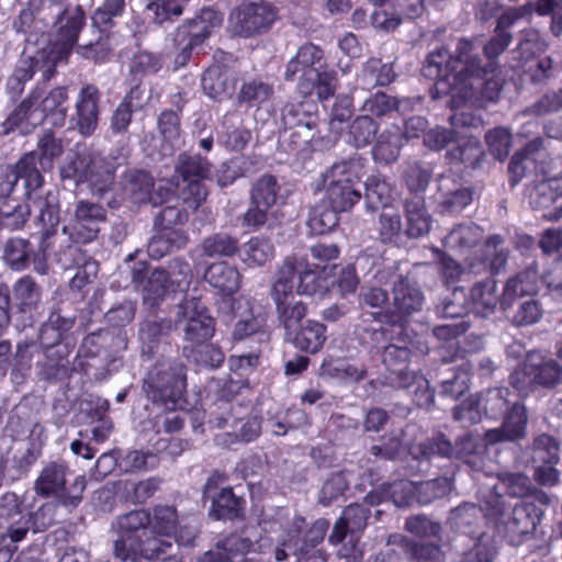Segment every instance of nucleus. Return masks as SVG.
Segmentation results:
<instances>
[{
  "mask_svg": "<svg viewBox=\"0 0 562 562\" xmlns=\"http://www.w3.org/2000/svg\"><path fill=\"white\" fill-rule=\"evenodd\" d=\"M530 13L531 10L525 5L508 10L498 18L497 25L494 27V56L503 52L510 43L512 35L507 32V29L515 21Z\"/></svg>",
  "mask_w": 562,
  "mask_h": 562,
  "instance_id": "09e8293b",
  "label": "nucleus"
},
{
  "mask_svg": "<svg viewBox=\"0 0 562 562\" xmlns=\"http://www.w3.org/2000/svg\"><path fill=\"white\" fill-rule=\"evenodd\" d=\"M538 291V274L533 269H526L509 279L499 300L503 310L508 308L516 297L532 295Z\"/></svg>",
  "mask_w": 562,
  "mask_h": 562,
  "instance_id": "2f4dec72",
  "label": "nucleus"
},
{
  "mask_svg": "<svg viewBox=\"0 0 562 562\" xmlns=\"http://www.w3.org/2000/svg\"><path fill=\"white\" fill-rule=\"evenodd\" d=\"M384 491L387 499L397 507L408 506L412 501L417 496V484L407 481L400 480L390 484H385Z\"/></svg>",
  "mask_w": 562,
  "mask_h": 562,
  "instance_id": "338daca9",
  "label": "nucleus"
},
{
  "mask_svg": "<svg viewBox=\"0 0 562 562\" xmlns=\"http://www.w3.org/2000/svg\"><path fill=\"white\" fill-rule=\"evenodd\" d=\"M41 97L38 88L34 89L30 95L23 100L19 106L8 116L5 121V132L19 128L21 133H29L33 127L42 122H34L33 114L36 113L35 103Z\"/></svg>",
  "mask_w": 562,
  "mask_h": 562,
  "instance_id": "4c0bfd02",
  "label": "nucleus"
},
{
  "mask_svg": "<svg viewBox=\"0 0 562 562\" xmlns=\"http://www.w3.org/2000/svg\"><path fill=\"white\" fill-rule=\"evenodd\" d=\"M321 371L325 376L346 382H358L363 380L367 375V369L364 366L349 363L344 360L324 361L321 367Z\"/></svg>",
  "mask_w": 562,
  "mask_h": 562,
  "instance_id": "de8ad7c7",
  "label": "nucleus"
},
{
  "mask_svg": "<svg viewBox=\"0 0 562 562\" xmlns=\"http://www.w3.org/2000/svg\"><path fill=\"white\" fill-rule=\"evenodd\" d=\"M403 145V132L397 125L383 130L378 136L372 148L373 159L383 165L396 161Z\"/></svg>",
  "mask_w": 562,
  "mask_h": 562,
  "instance_id": "c756f323",
  "label": "nucleus"
},
{
  "mask_svg": "<svg viewBox=\"0 0 562 562\" xmlns=\"http://www.w3.org/2000/svg\"><path fill=\"white\" fill-rule=\"evenodd\" d=\"M277 318L280 326L284 329V336L293 333L299 326L302 325V321L307 314L306 304L300 300L296 302H290L276 306Z\"/></svg>",
  "mask_w": 562,
  "mask_h": 562,
  "instance_id": "603ef678",
  "label": "nucleus"
},
{
  "mask_svg": "<svg viewBox=\"0 0 562 562\" xmlns=\"http://www.w3.org/2000/svg\"><path fill=\"white\" fill-rule=\"evenodd\" d=\"M31 214V206L29 204L9 203L0 207V231H15L20 229L26 223Z\"/></svg>",
  "mask_w": 562,
  "mask_h": 562,
  "instance_id": "0e129e2a",
  "label": "nucleus"
},
{
  "mask_svg": "<svg viewBox=\"0 0 562 562\" xmlns=\"http://www.w3.org/2000/svg\"><path fill=\"white\" fill-rule=\"evenodd\" d=\"M29 205L31 206V211L34 210L37 212L36 222L42 226L40 254H37L35 261L36 268L43 270V254L46 245L59 249V243H54L56 236L60 235V233L57 232L60 211L58 194L54 191H48L45 195L29 193Z\"/></svg>",
  "mask_w": 562,
  "mask_h": 562,
  "instance_id": "4468645a",
  "label": "nucleus"
},
{
  "mask_svg": "<svg viewBox=\"0 0 562 562\" xmlns=\"http://www.w3.org/2000/svg\"><path fill=\"white\" fill-rule=\"evenodd\" d=\"M393 301L391 310V322L397 323L409 315L419 312L424 303V295L416 284L408 279L400 277L393 283Z\"/></svg>",
  "mask_w": 562,
  "mask_h": 562,
  "instance_id": "412c9836",
  "label": "nucleus"
},
{
  "mask_svg": "<svg viewBox=\"0 0 562 562\" xmlns=\"http://www.w3.org/2000/svg\"><path fill=\"white\" fill-rule=\"evenodd\" d=\"M324 58L323 49L313 43L302 45L296 55L288 63L284 72L285 80H293L295 75L301 72V79H312L315 72H319L315 65Z\"/></svg>",
  "mask_w": 562,
  "mask_h": 562,
  "instance_id": "bb28decb",
  "label": "nucleus"
},
{
  "mask_svg": "<svg viewBox=\"0 0 562 562\" xmlns=\"http://www.w3.org/2000/svg\"><path fill=\"white\" fill-rule=\"evenodd\" d=\"M376 133L378 125L368 114L356 117L349 127V136L356 147L369 145Z\"/></svg>",
  "mask_w": 562,
  "mask_h": 562,
  "instance_id": "e2e57ef3",
  "label": "nucleus"
},
{
  "mask_svg": "<svg viewBox=\"0 0 562 562\" xmlns=\"http://www.w3.org/2000/svg\"><path fill=\"white\" fill-rule=\"evenodd\" d=\"M172 288L169 274L164 269H155L143 286V300L150 306H156L164 299L167 291Z\"/></svg>",
  "mask_w": 562,
  "mask_h": 562,
  "instance_id": "864d4df0",
  "label": "nucleus"
},
{
  "mask_svg": "<svg viewBox=\"0 0 562 562\" xmlns=\"http://www.w3.org/2000/svg\"><path fill=\"white\" fill-rule=\"evenodd\" d=\"M106 220L105 210L98 203L80 200L76 204L74 220L61 228L54 243L59 247L67 244H87L94 240L100 232V224Z\"/></svg>",
  "mask_w": 562,
  "mask_h": 562,
  "instance_id": "1a4fd4ad",
  "label": "nucleus"
},
{
  "mask_svg": "<svg viewBox=\"0 0 562 562\" xmlns=\"http://www.w3.org/2000/svg\"><path fill=\"white\" fill-rule=\"evenodd\" d=\"M67 470V465L63 462L47 463L36 479L34 490L37 495L55 496L63 506L75 508L81 502L86 480L79 476L69 487H66Z\"/></svg>",
  "mask_w": 562,
  "mask_h": 562,
  "instance_id": "6e6552de",
  "label": "nucleus"
},
{
  "mask_svg": "<svg viewBox=\"0 0 562 562\" xmlns=\"http://www.w3.org/2000/svg\"><path fill=\"white\" fill-rule=\"evenodd\" d=\"M171 547V539L159 536L148 528L146 536H128L117 538L113 544V552L116 559L123 562H138L140 559H154Z\"/></svg>",
  "mask_w": 562,
  "mask_h": 562,
  "instance_id": "2eb2a0df",
  "label": "nucleus"
},
{
  "mask_svg": "<svg viewBox=\"0 0 562 562\" xmlns=\"http://www.w3.org/2000/svg\"><path fill=\"white\" fill-rule=\"evenodd\" d=\"M441 212L457 213L461 212L472 201V192L467 188H457L451 190L453 180L449 176H440L438 179Z\"/></svg>",
  "mask_w": 562,
  "mask_h": 562,
  "instance_id": "e433bc0d",
  "label": "nucleus"
},
{
  "mask_svg": "<svg viewBox=\"0 0 562 562\" xmlns=\"http://www.w3.org/2000/svg\"><path fill=\"white\" fill-rule=\"evenodd\" d=\"M305 526V519L302 517H294L291 520L281 537L279 546L274 550L277 561H284L290 554L300 555L305 553V546H303V538L301 537Z\"/></svg>",
  "mask_w": 562,
  "mask_h": 562,
  "instance_id": "c9c22d12",
  "label": "nucleus"
},
{
  "mask_svg": "<svg viewBox=\"0 0 562 562\" xmlns=\"http://www.w3.org/2000/svg\"><path fill=\"white\" fill-rule=\"evenodd\" d=\"M562 368L553 359L530 352L524 366L515 370L509 382L519 393H528L535 386L554 387L561 382Z\"/></svg>",
  "mask_w": 562,
  "mask_h": 562,
  "instance_id": "9b49d317",
  "label": "nucleus"
},
{
  "mask_svg": "<svg viewBox=\"0 0 562 562\" xmlns=\"http://www.w3.org/2000/svg\"><path fill=\"white\" fill-rule=\"evenodd\" d=\"M41 300L38 285L31 277H23L13 286V301L20 312H31Z\"/></svg>",
  "mask_w": 562,
  "mask_h": 562,
  "instance_id": "49530a36",
  "label": "nucleus"
},
{
  "mask_svg": "<svg viewBox=\"0 0 562 562\" xmlns=\"http://www.w3.org/2000/svg\"><path fill=\"white\" fill-rule=\"evenodd\" d=\"M38 90L41 91V97L35 103L36 113L33 114V121L43 122L46 117L50 116L53 125H64L67 115V89L65 87H57L46 95H43L42 89Z\"/></svg>",
  "mask_w": 562,
  "mask_h": 562,
  "instance_id": "a878e982",
  "label": "nucleus"
},
{
  "mask_svg": "<svg viewBox=\"0 0 562 562\" xmlns=\"http://www.w3.org/2000/svg\"><path fill=\"white\" fill-rule=\"evenodd\" d=\"M296 282V270L293 262L285 261L276 274L270 295L274 305L300 301L294 292Z\"/></svg>",
  "mask_w": 562,
  "mask_h": 562,
  "instance_id": "f704fd0d",
  "label": "nucleus"
},
{
  "mask_svg": "<svg viewBox=\"0 0 562 562\" xmlns=\"http://www.w3.org/2000/svg\"><path fill=\"white\" fill-rule=\"evenodd\" d=\"M284 130L281 134L293 150L312 143L317 134L316 105L310 101L290 102L282 109Z\"/></svg>",
  "mask_w": 562,
  "mask_h": 562,
  "instance_id": "0eeeda50",
  "label": "nucleus"
},
{
  "mask_svg": "<svg viewBox=\"0 0 562 562\" xmlns=\"http://www.w3.org/2000/svg\"><path fill=\"white\" fill-rule=\"evenodd\" d=\"M299 90L303 94H311L315 90L321 101L327 100L334 95L336 90L335 77L331 72L319 71L312 76V79H301Z\"/></svg>",
  "mask_w": 562,
  "mask_h": 562,
  "instance_id": "6e6d98bb",
  "label": "nucleus"
},
{
  "mask_svg": "<svg viewBox=\"0 0 562 562\" xmlns=\"http://www.w3.org/2000/svg\"><path fill=\"white\" fill-rule=\"evenodd\" d=\"M473 48L471 42L460 40L456 57L443 47L427 57L425 75L436 79L432 97H449L447 104L452 109L467 101L483 104L492 100L490 43L482 47L483 58L473 55Z\"/></svg>",
  "mask_w": 562,
  "mask_h": 562,
  "instance_id": "f257e3e1",
  "label": "nucleus"
},
{
  "mask_svg": "<svg viewBox=\"0 0 562 562\" xmlns=\"http://www.w3.org/2000/svg\"><path fill=\"white\" fill-rule=\"evenodd\" d=\"M68 364L66 348L45 350V360L37 364L38 375L44 380L61 379L68 372Z\"/></svg>",
  "mask_w": 562,
  "mask_h": 562,
  "instance_id": "8fccbe9b",
  "label": "nucleus"
},
{
  "mask_svg": "<svg viewBox=\"0 0 562 562\" xmlns=\"http://www.w3.org/2000/svg\"><path fill=\"white\" fill-rule=\"evenodd\" d=\"M533 507L528 504H518L513 508L510 517L505 522V529L515 537H521L536 527L535 518L531 516Z\"/></svg>",
  "mask_w": 562,
  "mask_h": 562,
  "instance_id": "13d9d810",
  "label": "nucleus"
},
{
  "mask_svg": "<svg viewBox=\"0 0 562 562\" xmlns=\"http://www.w3.org/2000/svg\"><path fill=\"white\" fill-rule=\"evenodd\" d=\"M370 510L360 504H351L347 506L340 518L334 525L329 536V542L333 544L341 543L349 535L350 548L346 546L339 551L345 558H357L360 554L358 548V532H361L368 524Z\"/></svg>",
  "mask_w": 562,
  "mask_h": 562,
  "instance_id": "dca6fc26",
  "label": "nucleus"
},
{
  "mask_svg": "<svg viewBox=\"0 0 562 562\" xmlns=\"http://www.w3.org/2000/svg\"><path fill=\"white\" fill-rule=\"evenodd\" d=\"M221 23L222 16L211 9H205L198 18L179 26L175 35V43L179 49L175 58L177 66H186L193 52L202 46L212 30L220 26Z\"/></svg>",
  "mask_w": 562,
  "mask_h": 562,
  "instance_id": "f8f14e48",
  "label": "nucleus"
},
{
  "mask_svg": "<svg viewBox=\"0 0 562 562\" xmlns=\"http://www.w3.org/2000/svg\"><path fill=\"white\" fill-rule=\"evenodd\" d=\"M266 327L267 322L265 316L261 314H254L249 308L247 314L235 324L232 337L234 340H244L251 335L265 333Z\"/></svg>",
  "mask_w": 562,
  "mask_h": 562,
  "instance_id": "69168bd1",
  "label": "nucleus"
},
{
  "mask_svg": "<svg viewBox=\"0 0 562 562\" xmlns=\"http://www.w3.org/2000/svg\"><path fill=\"white\" fill-rule=\"evenodd\" d=\"M100 91L93 85L81 88L76 102L77 127L81 135L90 136L99 121Z\"/></svg>",
  "mask_w": 562,
  "mask_h": 562,
  "instance_id": "5701e85b",
  "label": "nucleus"
},
{
  "mask_svg": "<svg viewBox=\"0 0 562 562\" xmlns=\"http://www.w3.org/2000/svg\"><path fill=\"white\" fill-rule=\"evenodd\" d=\"M125 0H103L92 15V27L99 31L95 42H89L79 47L81 54L87 58L99 60L109 52V46L103 42V33L114 25V19L123 15Z\"/></svg>",
  "mask_w": 562,
  "mask_h": 562,
  "instance_id": "aec40b11",
  "label": "nucleus"
},
{
  "mask_svg": "<svg viewBox=\"0 0 562 562\" xmlns=\"http://www.w3.org/2000/svg\"><path fill=\"white\" fill-rule=\"evenodd\" d=\"M171 321L166 318L143 322L138 335L144 349L151 352L159 341L171 331Z\"/></svg>",
  "mask_w": 562,
  "mask_h": 562,
  "instance_id": "5fc2aeb1",
  "label": "nucleus"
},
{
  "mask_svg": "<svg viewBox=\"0 0 562 562\" xmlns=\"http://www.w3.org/2000/svg\"><path fill=\"white\" fill-rule=\"evenodd\" d=\"M211 168L209 160L198 154H181L176 165V171L182 177L183 181L206 179L211 175Z\"/></svg>",
  "mask_w": 562,
  "mask_h": 562,
  "instance_id": "79ce46f5",
  "label": "nucleus"
},
{
  "mask_svg": "<svg viewBox=\"0 0 562 562\" xmlns=\"http://www.w3.org/2000/svg\"><path fill=\"white\" fill-rule=\"evenodd\" d=\"M125 160L122 153L109 158L99 154L77 155L61 168L60 176L76 184L87 182L94 194H103L112 187L114 172Z\"/></svg>",
  "mask_w": 562,
  "mask_h": 562,
  "instance_id": "7ed1b4c3",
  "label": "nucleus"
},
{
  "mask_svg": "<svg viewBox=\"0 0 562 562\" xmlns=\"http://www.w3.org/2000/svg\"><path fill=\"white\" fill-rule=\"evenodd\" d=\"M57 261L64 269L77 267V272L70 281V289L86 294L87 286L98 274L99 265L95 260L88 257L85 251L76 245L67 244L55 250Z\"/></svg>",
  "mask_w": 562,
  "mask_h": 562,
  "instance_id": "a211bd4d",
  "label": "nucleus"
},
{
  "mask_svg": "<svg viewBox=\"0 0 562 562\" xmlns=\"http://www.w3.org/2000/svg\"><path fill=\"white\" fill-rule=\"evenodd\" d=\"M274 93L273 85L259 78H251L243 82L237 100L247 108L260 109Z\"/></svg>",
  "mask_w": 562,
  "mask_h": 562,
  "instance_id": "58836bf2",
  "label": "nucleus"
},
{
  "mask_svg": "<svg viewBox=\"0 0 562 562\" xmlns=\"http://www.w3.org/2000/svg\"><path fill=\"white\" fill-rule=\"evenodd\" d=\"M326 326L317 321L307 319L299 326L285 339L293 344L297 349L316 353L326 341Z\"/></svg>",
  "mask_w": 562,
  "mask_h": 562,
  "instance_id": "cd10ccee",
  "label": "nucleus"
},
{
  "mask_svg": "<svg viewBox=\"0 0 562 562\" xmlns=\"http://www.w3.org/2000/svg\"><path fill=\"white\" fill-rule=\"evenodd\" d=\"M366 158L353 155L326 170L323 175V203L338 212L351 210L361 198V192L355 186L366 175Z\"/></svg>",
  "mask_w": 562,
  "mask_h": 562,
  "instance_id": "f03ea898",
  "label": "nucleus"
},
{
  "mask_svg": "<svg viewBox=\"0 0 562 562\" xmlns=\"http://www.w3.org/2000/svg\"><path fill=\"white\" fill-rule=\"evenodd\" d=\"M364 198L367 206L371 210L385 207L392 199L390 184L379 176L369 177L366 182Z\"/></svg>",
  "mask_w": 562,
  "mask_h": 562,
  "instance_id": "4d7b16f0",
  "label": "nucleus"
},
{
  "mask_svg": "<svg viewBox=\"0 0 562 562\" xmlns=\"http://www.w3.org/2000/svg\"><path fill=\"white\" fill-rule=\"evenodd\" d=\"M528 417L526 407L522 404L515 403L507 414L498 429L494 428V442L515 441L525 437Z\"/></svg>",
  "mask_w": 562,
  "mask_h": 562,
  "instance_id": "72a5a7b5",
  "label": "nucleus"
},
{
  "mask_svg": "<svg viewBox=\"0 0 562 562\" xmlns=\"http://www.w3.org/2000/svg\"><path fill=\"white\" fill-rule=\"evenodd\" d=\"M379 239L383 244L396 243L402 233V218L398 213L383 211L378 222Z\"/></svg>",
  "mask_w": 562,
  "mask_h": 562,
  "instance_id": "774afa93",
  "label": "nucleus"
},
{
  "mask_svg": "<svg viewBox=\"0 0 562 562\" xmlns=\"http://www.w3.org/2000/svg\"><path fill=\"white\" fill-rule=\"evenodd\" d=\"M52 247L49 245H46L44 249V269L38 270L36 268V257L37 254H40V245L37 246V249H34L29 240L23 238H10L5 246L3 251V259L7 262L8 266H10L13 270H25L29 268L30 263H33V268L38 273H46L47 271V257L48 251Z\"/></svg>",
  "mask_w": 562,
  "mask_h": 562,
  "instance_id": "4be33fe9",
  "label": "nucleus"
},
{
  "mask_svg": "<svg viewBox=\"0 0 562 562\" xmlns=\"http://www.w3.org/2000/svg\"><path fill=\"white\" fill-rule=\"evenodd\" d=\"M551 165L541 167L535 184L529 189V203L533 209H547L562 196V176L551 177Z\"/></svg>",
  "mask_w": 562,
  "mask_h": 562,
  "instance_id": "393cba45",
  "label": "nucleus"
},
{
  "mask_svg": "<svg viewBox=\"0 0 562 562\" xmlns=\"http://www.w3.org/2000/svg\"><path fill=\"white\" fill-rule=\"evenodd\" d=\"M277 19L278 10L272 3L250 1L234 8L229 24L235 34L251 37L268 32Z\"/></svg>",
  "mask_w": 562,
  "mask_h": 562,
  "instance_id": "ddd939ff",
  "label": "nucleus"
},
{
  "mask_svg": "<svg viewBox=\"0 0 562 562\" xmlns=\"http://www.w3.org/2000/svg\"><path fill=\"white\" fill-rule=\"evenodd\" d=\"M338 213L325 203L314 206L307 220L311 233L323 235L330 232L338 224Z\"/></svg>",
  "mask_w": 562,
  "mask_h": 562,
  "instance_id": "bf43d9fd",
  "label": "nucleus"
},
{
  "mask_svg": "<svg viewBox=\"0 0 562 562\" xmlns=\"http://www.w3.org/2000/svg\"><path fill=\"white\" fill-rule=\"evenodd\" d=\"M202 254L206 257H233L239 250L238 239L226 233H216L203 239Z\"/></svg>",
  "mask_w": 562,
  "mask_h": 562,
  "instance_id": "c03bdc74",
  "label": "nucleus"
},
{
  "mask_svg": "<svg viewBox=\"0 0 562 562\" xmlns=\"http://www.w3.org/2000/svg\"><path fill=\"white\" fill-rule=\"evenodd\" d=\"M184 322V339L195 345L209 340L215 330L214 319L206 307L196 299H188L179 305L176 322Z\"/></svg>",
  "mask_w": 562,
  "mask_h": 562,
  "instance_id": "f3484780",
  "label": "nucleus"
},
{
  "mask_svg": "<svg viewBox=\"0 0 562 562\" xmlns=\"http://www.w3.org/2000/svg\"><path fill=\"white\" fill-rule=\"evenodd\" d=\"M218 408L221 412L212 413L209 424L218 429L232 428V431L216 436L215 441L218 445L249 443L260 436L261 418L256 415L245 417L244 413L248 411L247 406L222 402Z\"/></svg>",
  "mask_w": 562,
  "mask_h": 562,
  "instance_id": "39448f33",
  "label": "nucleus"
},
{
  "mask_svg": "<svg viewBox=\"0 0 562 562\" xmlns=\"http://www.w3.org/2000/svg\"><path fill=\"white\" fill-rule=\"evenodd\" d=\"M254 543L240 535H231L218 543L215 550L205 554L203 562H237L252 550Z\"/></svg>",
  "mask_w": 562,
  "mask_h": 562,
  "instance_id": "473e14b6",
  "label": "nucleus"
},
{
  "mask_svg": "<svg viewBox=\"0 0 562 562\" xmlns=\"http://www.w3.org/2000/svg\"><path fill=\"white\" fill-rule=\"evenodd\" d=\"M274 256L271 241L262 237H252L241 248V259L248 267H260Z\"/></svg>",
  "mask_w": 562,
  "mask_h": 562,
  "instance_id": "37998d69",
  "label": "nucleus"
},
{
  "mask_svg": "<svg viewBox=\"0 0 562 562\" xmlns=\"http://www.w3.org/2000/svg\"><path fill=\"white\" fill-rule=\"evenodd\" d=\"M43 10L53 18L50 43L60 57L68 55L86 23L83 9L80 5L65 3L64 0H46Z\"/></svg>",
  "mask_w": 562,
  "mask_h": 562,
  "instance_id": "423d86ee",
  "label": "nucleus"
},
{
  "mask_svg": "<svg viewBox=\"0 0 562 562\" xmlns=\"http://www.w3.org/2000/svg\"><path fill=\"white\" fill-rule=\"evenodd\" d=\"M407 449L413 459L419 461H429L432 456L463 459L469 464L479 467L480 462L472 460L480 450L476 439L467 435L460 438L453 446L442 434L432 438L419 440L417 442H407Z\"/></svg>",
  "mask_w": 562,
  "mask_h": 562,
  "instance_id": "9d476101",
  "label": "nucleus"
},
{
  "mask_svg": "<svg viewBox=\"0 0 562 562\" xmlns=\"http://www.w3.org/2000/svg\"><path fill=\"white\" fill-rule=\"evenodd\" d=\"M177 527V513L171 506H157L154 514L150 515V524L148 528L159 536H165L171 539L176 532Z\"/></svg>",
  "mask_w": 562,
  "mask_h": 562,
  "instance_id": "680f3d73",
  "label": "nucleus"
},
{
  "mask_svg": "<svg viewBox=\"0 0 562 562\" xmlns=\"http://www.w3.org/2000/svg\"><path fill=\"white\" fill-rule=\"evenodd\" d=\"M483 238L482 229L475 224L458 225L443 240L445 247L460 252L474 247Z\"/></svg>",
  "mask_w": 562,
  "mask_h": 562,
  "instance_id": "ea45409f",
  "label": "nucleus"
},
{
  "mask_svg": "<svg viewBox=\"0 0 562 562\" xmlns=\"http://www.w3.org/2000/svg\"><path fill=\"white\" fill-rule=\"evenodd\" d=\"M406 217L405 233L409 238H419L429 233L431 215L428 213L423 196L413 195L404 202Z\"/></svg>",
  "mask_w": 562,
  "mask_h": 562,
  "instance_id": "c85d7f7f",
  "label": "nucleus"
},
{
  "mask_svg": "<svg viewBox=\"0 0 562 562\" xmlns=\"http://www.w3.org/2000/svg\"><path fill=\"white\" fill-rule=\"evenodd\" d=\"M202 88L213 99L227 94L232 89L228 70L221 65L209 67L202 76Z\"/></svg>",
  "mask_w": 562,
  "mask_h": 562,
  "instance_id": "a19ab883",
  "label": "nucleus"
},
{
  "mask_svg": "<svg viewBox=\"0 0 562 562\" xmlns=\"http://www.w3.org/2000/svg\"><path fill=\"white\" fill-rule=\"evenodd\" d=\"M552 160L544 147V139L536 137L529 140L520 150L516 151L508 165L509 182L517 186L532 167L538 178L541 167H548Z\"/></svg>",
  "mask_w": 562,
  "mask_h": 562,
  "instance_id": "6ab92c4d",
  "label": "nucleus"
},
{
  "mask_svg": "<svg viewBox=\"0 0 562 562\" xmlns=\"http://www.w3.org/2000/svg\"><path fill=\"white\" fill-rule=\"evenodd\" d=\"M240 273L224 261L212 263L204 273L205 281L223 295H232L240 286Z\"/></svg>",
  "mask_w": 562,
  "mask_h": 562,
  "instance_id": "7c9ffc66",
  "label": "nucleus"
},
{
  "mask_svg": "<svg viewBox=\"0 0 562 562\" xmlns=\"http://www.w3.org/2000/svg\"><path fill=\"white\" fill-rule=\"evenodd\" d=\"M395 74L391 64H383L381 59L370 58L363 66L362 81L372 86H386L393 81Z\"/></svg>",
  "mask_w": 562,
  "mask_h": 562,
  "instance_id": "052dcab7",
  "label": "nucleus"
},
{
  "mask_svg": "<svg viewBox=\"0 0 562 562\" xmlns=\"http://www.w3.org/2000/svg\"><path fill=\"white\" fill-rule=\"evenodd\" d=\"M186 367L178 361L155 364L144 381L147 397L156 405L175 411L186 390Z\"/></svg>",
  "mask_w": 562,
  "mask_h": 562,
  "instance_id": "20e7f679",
  "label": "nucleus"
},
{
  "mask_svg": "<svg viewBox=\"0 0 562 562\" xmlns=\"http://www.w3.org/2000/svg\"><path fill=\"white\" fill-rule=\"evenodd\" d=\"M279 191L277 178L272 175H263L252 183L250 201L271 209L277 203Z\"/></svg>",
  "mask_w": 562,
  "mask_h": 562,
  "instance_id": "3c124183",
  "label": "nucleus"
},
{
  "mask_svg": "<svg viewBox=\"0 0 562 562\" xmlns=\"http://www.w3.org/2000/svg\"><path fill=\"white\" fill-rule=\"evenodd\" d=\"M150 524V514L146 509H138L121 515L116 518L115 528L121 533L120 538L128 536H146Z\"/></svg>",
  "mask_w": 562,
  "mask_h": 562,
  "instance_id": "a18cd8bd",
  "label": "nucleus"
},
{
  "mask_svg": "<svg viewBox=\"0 0 562 562\" xmlns=\"http://www.w3.org/2000/svg\"><path fill=\"white\" fill-rule=\"evenodd\" d=\"M43 171L38 164L37 154L30 151L25 154L15 165L14 171L7 176V180L0 184L3 192L10 193L18 179L24 180L29 193H34L43 184Z\"/></svg>",
  "mask_w": 562,
  "mask_h": 562,
  "instance_id": "b1692460",
  "label": "nucleus"
}]
</instances>
